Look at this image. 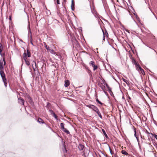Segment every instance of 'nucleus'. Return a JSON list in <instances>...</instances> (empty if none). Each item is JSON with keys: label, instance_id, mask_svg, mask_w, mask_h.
Here are the masks:
<instances>
[{"label": "nucleus", "instance_id": "obj_1", "mask_svg": "<svg viewBox=\"0 0 157 157\" xmlns=\"http://www.w3.org/2000/svg\"><path fill=\"white\" fill-rule=\"evenodd\" d=\"M6 64L5 59L3 58V59L0 60V75L2 77H3V76L5 75L4 71V66Z\"/></svg>", "mask_w": 157, "mask_h": 157}, {"label": "nucleus", "instance_id": "obj_2", "mask_svg": "<svg viewBox=\"0 0 157 157\" xmlns=\"http://www.w3.org/2000/svg\"><path fill=\"white\" fill-rule=\"evenodd\" d=\"M24 56L23 59L25 60L26 64L29 66L30 65V63L27 59L26 53H24Z\"/></svg>", "mask_w": 157, "mask_h": 157}, {"label": "nucleus", "instance_id": "obj_3", "mask_svg": "<svg viewBox=\"0 0 157 157\" xmlns=\"http://www.w3.org/2000/svg\"><path fill=\"white\" fill-rule=\"evenodd\" d=\"M18 102L19 103L23 105H24V101L21 98H18Z\"/></svg>", "mask_w": 157, "mask_h": 157}, {"label": "nucleus", "instance_id": "obj_4", "mask_svg": "<svg viewBox=\"0 0 157 157\" xmlns=\"http://www.w3.org/2000/svg\"><path fill=\"white\" fill-rule=\"evenodd\" d=\"M3 78L2 77V79L3 81V82L4 83V85H5V86L6 87V84H7V82H6L7 80H6V78L5 77V75H4V76H3Z\"/></svg>", "mask_w": 157, "mask_h": 157}, {"label": "nucleus", "instance_id": "obj_5", "mask_svg": "<svg viewBox=\"0 0 157 157\" xmlns=\"http://www.w3.org/2000/svg\"><path fill=\"white\" fill-rule=\"evenodd\" d=\"M78 148L80 150H82L84 148V146L82 144H79L78 146Z\"/></svg>", "mask_w": 157, "mask_h": 157}, {"label": "nucleus", "instance_id": "obj_6", "mask_svg": "<svg viewBox=\"0 0 157 157\" xmlns=\"http://www.w3.org/2000/svg\"><path fill=\"white\" fill-rule=\"evenodd\" d=\"M70 84L68 80H67L65 81L64 86L66 87H67L69 86Z\"/></svg>", "mask_w": 157, "mask_h": 157}, {"label": "nucleus", "instance_id": "obj_7", "mask_svg": "<svg viewBox=\"0 0 157 157\" xmlns=\"http://www.w3.org/2000/svg\"><path fill=\"white\" fill-rule=\"evenodd\" d=\"M71 9L72 10H75V7H74V4L73 1L72 0L71 2Z\"/></svg>", "mask_w": 157, "mask_h": 157}, {"label": "nucleus", "instance_id": "obj_8", "mask_svg": "<svg viewBox=\"0 0 157 157\" xmlns=\"http://www.w3.org/2000/svg\"><path fill=\"white\" fill-rule=\"evenodd\" d=\"M135 66L136 69L138 71L139 70V69H140H140L141 68L140 65L138 63L136 64Z\"/></svg>", "mask_w": 157, "mask_h": 157}, {"label": "nucleus", "instance_id": "obj_9", "mask_svg": "<svg viewBox=\"0 0 157 157\" xmlns=\"http://www.w3.org/2000/svg\"><path fill=\"white\" fill-rule=\"evenodd\" d=\"M103 35H104L103 39H105V37H106V38H108V33H106V32L105 33V36L104 33L103 32Z\"/></svg>", "mask_w": 157, "mask_h": 157}, {"label": "nucleus", "instance_id": "obj_10", "mask_svg": "<svg viewBox=\"0 0 157 157\" xmlns=\"http://www.w3.org/2000/svg\"><path fill=\"white\" fill-rule=\"evenodd\" d=\"M26 57L27 56L28 57H30L31 54L30 53L28 50H27V54H26Z\"/></svg>", "mask_w": 157, "mask_h": 157}, {"label": "nucleus", "instance_id": "obj_11", "mask_svg": "<svg viewBox=\"0 0 157 157\" xmlns=\"http://www.w3.org/2000/svg\"><path fill=\"white\" fill-rule=\"evenodd\" d=\"M92 109L95 112H98V108L94 105L93 106V108H92Z\"/></svg>", "mask_w": 157, "mask_h": 157}, {"label": "nucleus", "instance_id": "obj_12", "mask_svg": "<svg viewBox=\"0 0 157 157\" xmlns=\"http://www.w3.org/2000/svg\"><path fill=\"white\" fill-rule=\"evenodd\" d=\"M144 132L145 134H147V136L148 137L149 136L148 134H151L152 136H153V134H152L151 133H149V132L147 130H146L145 131H144Z\"/></svg>", "mask_w": 157, "mask_h": 157}, {"label": "nucleus", "instance_id": "obj_13", "mask_svg": "<svg viewBox=\"0 0 157 157\" xmlns=\"http://www.w3.org/2000/svg\"><path fill=\"white\" fill-rule=\"evenodd\" d=\"M37 121L40 124L43 123H44L43 120L40 118L38 119Z\"/></svg>", "mask_w": 157, "mask_h": 157}, {"label": "nucleus", "instance_id": "obj_14", "mask_svg": "<svg viewBox=\"0 0 157 157\" xmlns=\"http://www.w3.org/2000/svg\"><path fill=\"white\" fill-rule=\"evenodd\" d=\"M64 124L63 123H62L60 124L61 129L62 130L64 129Z\"/></svg>", "mask_w": 157, "mask_h": 157}, {"label": "nucleus", "instance_id": "obj_15", "mask_svg": "<svg viewBox=\"0 0 157 157\" xmlns=\"http://www.w3.org/2000/svg\"><path fill=\"white\" fill-rule=\"evenodd\" d=\"M48 52H50L51 54H56V52H55L52 49H50Z\"/></svg>", "mask_w": 157, "mask_h": 157}, {"label": "nucleus", "instance_id": "obj_16", "mask_svg": "<svg viewBox=\"0 0 157 157\" xmlns=\"http://www.w3.org/2000/svg\"><path fill=\"white\" fill-rule=\"evenodd\" d=\"M62 130L64 132H66V133L67 134H69L70 132L69 131H68L67 129L66 128H64V129H63Z\"/></svg>", "mask_w": 157, "mask_h": 157}, {"label": "nucleus", "instance_id": "obj_17", "mask_svg": "<svg viewBox=\"0 0 157 157\" xmlns=\"http://www.w3.org/2000/svg\"><path fill=\"white\" fill-rule=\"evenodd\" d=\"M122 80L125 82L127 85H128L129 84V82L127 80L125 79L124 78H123Z\"/></svg>", "mask_w": 157, "mask_h": 157}, {"label": "nucleus", "instance_id": "obj_18", "mask_svg": "<svg viewBox=\"0 0 157 157\" xmlns=\"http://www.w3.org/2000/svg\"><path fill=\"white\" fill-rule=\"evenodd\" d=\"M121 153L124 154V155H128V152H127L126 151H124V150H122L121 151Z\"/></svg>", "mask_w": 157, "mask_h": 157}, {"label": "nucleus", "instance_id": "obj_19", "mask_svg": "<svg viewBox=\"0 0 157 157\" xmlns=\"http://www.w3.org/2000/svg\"><path fill=\"white\" fill-rule=\"evenodd\" d=\"M2 50V44L0 43V54L1 55V52Z\"/></svg>", "mask_w": 157, "mask_h": 157}, {"label": "nucleus", "instance_id": "obj_20", "mask_svg": "<svg viewBox=\"0 0 157 157\" xmlns=\"http://www.w3.org/2000/svg\"><path fill=\"white\" fill-rule=\"evenodd\" d=\"M44 45H45V48H46L47 49V51H49V50L50 49V48L48 46L45 44V43L44 44Z\"/></svg>", "mask_w": 157, "mask_h": 157}, {"label": "nucleus", "instance_id": "obj_21", "mask_svg": "<svg viewBox=\"0 0 157 157\" xmlns=\"http://www.w3.org/2000/svg\"><path fill=\"white\" fill-rule=\"evenodd\" d=\"M90 65H92V67H93V66H94L95 65L94 62L93 61H92L90 62Z\"/></svg>", "mask_w": 157, "mask_h": 157}, {"label": "nucleus", "instance_id": "obj_22", "mask_svg": "<svg viewBox=\"0 0 157 157\" xmlns=\"http://www.w3.org/2000/svg\"><path fill=\"white\" fill-rule=\"evenodd\" d=\"M140 70L143 75H145V73L144 70L142 69V68L140 69Z\"/></svg>", "mask_w": 157, "mask_h": 157}, {"label": "nucleus", "instance_id": "obj_23", "mask_svg": "<svg viewBox=\"0 0 157 157\" xmlns=\"http://www.w3.org/2000/svg\"><path fill=\"white\" fill-rule=\"evenodd\" d=\"M94 68L93 70L94 71H95L98 68V67L97 65H94V66L93 67Z\"/></svg>", "mask_w": 157, "mask_h": 157}, {"label": "nucleus", "instance_id": "obj_24", "mask_svg": "<svg viewBox=\"0 0 157 157\" xmlns=\"http://www.w3.org/2000/svg\"><path fill=\"white\" fill-rule=\"evenodd\" d=\"M49 112L51 115H53L55 113L52 110H50Z\"/></svg>", "mask_w": 157, "mask_h": 157}, {"label": "nucleus", "instance_id": "obj_25", "mask_svg": "<svg viewBox=\"0 0 157 157\" xmlns=\"http://www.w3.org/2000/svg\"><path fill=\"white\" fill-rule=\"evenodd\" d=\"M132 62L133 63H134L135 65L137 64V63H136V61H135V60L133 59L132 61Z\"/></svg>", "mask_w": 157, "mask_h": 157}, {"label": "nucleus", "instance_id": "obj_26", "mask_svg": "<svg viewBox=\"0 0 157 157\" xmlns=\"http://www.w3.org/2000/svg\"><path fill=\"white\" fill-rule=\"evenodd\" d=\"M94 106V105H87V106L92 109V108H93V106Z\"/></svg>", "mask_w": 157, "mask_h": 157}, {"label": "nucleus", "instance_id": "obj_27", "mask_svg": "<svg viewBox=\"0 0 157 157\" xmlns=\"http://www.w3.org/2000/svg\"><path fill=\"white\" fill-rule=\"evenodd\" d=\"M53 116L54 117H55V118L56 119V120H58V119L57 118V116H56V115L55 114V113L53 114Z\"/></svg>", "mask_w": 157, "mask_h": 157}, {"label": "nucleus", "instance_id": "obj_28", "mask_svg": "<svg viewBox=\"0 0 157 157\" xmlns=\"http://www.w3.org/2000/svg\"><path fill=\"white\" fill-rule=\"evenodd\" d=\"M96 101H97L99 104L102 105V103L100 102L98 99H96Z\"/></svg>", "mask_w": 157, "mask_h": 157}, {"label": "nucleus", "instance_id": "obj_29", "mask_svg": "<svg viewBox=\"0 0 157 157\" xmlns=\"http://www.w3.org/2000/svg\"><path fill=\"white\" fill-rule=\"evenodd\" d=\"M102 132H103V133L104 134L105 136V135H106V136H107V135H106V132H105V131L104 130V129H102Z\"/></svg>", "mask_w": 157, "mask_h": 157}, {"label": "nucleus", "instance_id": "obj_30", "mask_svg": "<svg viewBox=\"0 0 157 157\" xmlns=\"http://www.w3.org/2000/svg\"><path fill=\"white\" fill-rule=\"evenodd\" d=\"M134 132H135V134H134V136L135 137H136V136H138V135H137L136 134V130H134Z\"/></svg>", "mask_w": 157, "mask_h": 157}, {"label": "nucleus", "instance_id": "obj_31", "mask_svg": "<svg viewBox=\"0 0 157 157\" xmlns=\"http://www.w3.org/2000/svg\"><path fill=\"white\" fill-rule=\"evenodd\" d=\"M79 30H80L81 32H80V33L82 32V28L81 27H80L79 28Z\"/></svg>", "mask_w": 157, "mask_h": 157}, {"label": "nucleus", "instance_id": "obj_32", "mask_svg": "<svg viewBox=\"0 0 157 157\" xmlns=\"http://www.w3.org/2000/svg\"><path fill=\"white\" fill-rule=\"evenodd\" d=\"M136 139H137V140L138 141V142H139V138H138V136H136Z\"/></svg>", "mask_w": 157, "mask_h": 157}, {"label": "nucleus", "instance_id": "obj_33", "mask_svg": "<svg viewBox=\"0 0 157 157\" xmlns=\"http://www.w3.org/2000/svg\"><path fill=\"white\" fill-rule=\"evenodd\" d=\"M155 138V139L157 140V135H153V136Z\"/></svg>", "mask_w": 157, "mask_h": 157}, {"label": "nucleus", "instance_id": "obj_34", "mask_svg": "<svg viewBox=\"0 0 157 157\" xmlns=\"http://www.w3.org/2000/svg\"><path fill=\"white\" fill-rule=\"evenodd\" d=\"M92 12L93 13H95V14L96 13V12L94 10V12L92 10Z\"/></svg>", "mask_w": 157, "mask_h": 157}, {"label": "nucleus", "instance_id": "obj_35", "mask_svg": "<svg viewBox=\"0 0 157 157\" xmlns=\"http://www.w3.org/2000/svg\"><path fill=\"white\" fill-rule=\"evenodd\" d=\"M98 115L101 118H102V117L101 115V113H99V114Z\"/></svg>", "mask_w": 157, "mask_h": 157}, {"label": "nucleus", "instance_id": "obj_36", "mask_svg": "<svg viewBox=\"0 0 157 157\" xmlns=\"http://www.w3.org/2000/svg\"><path fill=\"white\" fill-rule=\"evenodd\" d=\"M57 3L58 4H60L59 0H57Z\"/></svg>", "mask_w": 157, "mask_h": 157}, {"label": "nucleus", "instance_id": "obj_37", "mask_svg": "<svg viewBox=\"0 0 157 157\" xmlns=\"http://www.w3.org/2000/svg\"><path fill=\"white\" fill-rule=\"evenodd\" d=\"M105 87L104 86L103 87H102L101 88L104 91V92L105 93V94H106V92L104 90V88H105Z\"/></svg>", "mask_w": 157, "mask_h": 157}, {"label": "nucleus", "instance_id": "obj_38", "mask_svg": "<svg viewBox=\"0 0 157 157\" xmlns=\"http://www.w3.org/2000/svg\"><path fill=\"white\" fill-rule=\"evenodd\" d=\"M97 113L98 114V115L99 114V113H100L99 112L98 109V112H95Z\"/></svg>", "mask_w": 157, "mask_h": 157}, {"label": "nucleus", "instance_id": "obj_39", "mask_svg": "<svg viewBox=\"0 0 157 157\" xmlns=\"http://www.w3.org/2000/svg\"><path fill=\"white\" fill-rule=\"evenodd\" d=\"M97 113L98 114V115L99 114V113H100L99 112L98 109V112H95Z\"/></svg>", "mask_w": 157, "mask_h": 157}, {"label": "nucleus", "instance_id": "obj_40", "mask_svg": "<svg viewBox=\"0 0 157 157\" xmlns=\"http://www.w3.org/2000/svg\"><path fill=\"white\" fill-rule=\"evenodd\" d=\"M9 19H10V20H11V16H10L9 17Z\"/></svg>", "mask_w": 157, "mask_h": 157}, {"label": "nucleus", "instance_id": "obj_41", "mask_svg": "<svg viewBox=\"0 0 157 157\" xmlns=\"http://www.w3.org/2000/svg\"><path fill=\"white\" fill-rule=\"evenodd\" d=\"M153 14L155 16V18H156V19H157V18L156 17V16H155V14L153 13Z\"/></svg>", "mask_w": 157, "mask_h": 157}, {"label": "nucleus", "instance_id": "obj_42", "mask_svg": "<svg viewBox=\"0 0 157 157\" xmlns=\"http://www.w3.org/2000/svg\"><path fill=\"white\" fill-rule=\"evenodd\" d=\"M137 19L139 21V18L138 17H136Z\"/></svg>", "mask_w": 157, "mask_h": 157}, {"label": "nucleus", "instance_id": "obj_43", "mask_svg": "<svg viewBox=\"0 0 157 157\" xmlns=\"http://www.w3.org/2000/svg\"><path fill=\"white\" fill-rule=\"evenodd\" d=\"M31 44H32V45H33V43L32 42V41H31Z\"/></svg>", "mask_w": 157, "mask_h": 157}, {"label": "nucleus", "instance_id": "obj_44", "mask_svg": "<svg viewBox=\"0 0 157 157\" xmlns=\"http://www.w3.org/2000/svg\"><path fill=\"white\" fill-rule=\"evenodd\" d=\"M31 44H32V45H33V43L32 42V41H31Z\"/></svg>", "mask_w": 157, "mask_h": 157}, {"label": "nucleus", "instance_id": "obj_45", "mask_svg": "<svg viewBox=\"0 0 157 157\" xmlns=\"http://www.w3.org/2000/svg\"><path fill=\"white\" fill-rule=\"evenodd\" d=\"M34 63H35V65H36V62H34Z\"/></svg>", "mask_w": 157, "mask_h": 157}, {"label": "nucleus", "instance_id": "obj_46", "mask_svg": "<svg viewBox=\"0 0 157 157\" xmlns=\"http://www.w3.org/2000/svg\"><path fill=\"white\" fill-rule=\"evenodd\" d=\"M64 149H65V150L66 151V150H65V147L64 146Z\"/></svg>", "mask_w": 157, "mask_h": 157}, {"label": "nucleus", "instance_id": "obj_47", "mask_svg": "<svg viewBox=\"0 0 157 157\" xmlns=\"http://www.w3.org/2000/svg\"><path fill=\"white\" fill-rule=\"evenodd\" d=\"M13 38H14V39L15 38L14 37V36H13Z\"/></svg>", "mask_w": 157, "mask_h": 157}, {"label": "nucleus", "instance_id": "obj_48", "mask_svg": "<svg viewBox=\"0 0 157 157\" xmlns=\"http://www.w3.org/2000/svg\"><path fill=\"white\" fill-rule=\"evenodd\" d=\"M156 148L157 149V146H156Z\"/></svg>", "mask_w": 157, "mask_h": 157}]
</instances>
